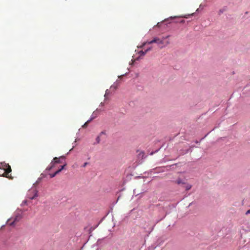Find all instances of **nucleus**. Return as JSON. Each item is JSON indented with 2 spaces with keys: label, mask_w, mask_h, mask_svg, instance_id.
Returning a JSON list of instances; mask_svg holds the SVG:
<instances>
[{
  "label": "nucleus",
  "mask_w": 250,
  "mask_h": 250,
  "mask_svg": "<svg viewBox=\"0 0 250 250\" xmlns=\"http://www.w3.org/2000/svg\"><path fill=\"white\" fill-rule=\"evenodd\" d=\"M12 169L8 164L5 163H0V176L5 177L12 180L13 177L9 174Z\"/></svg>",
  "instance_id": "1"
},
{
  "label": "nucleus",
  "mask_w": 250,
  "mask_h": 250,
  "mask_svg": "<svg viewBox=\"0 0 250 250\" xmlns=\"http://www.w3.org/2000/svg\"><path fill=\"white\" fill-rule=\"evenodd\" d=\"M169 37V36H167L166 37H163L162 39H160L157 37L154 38V39L152 41L144 43L143 46H144L146 44H150L153 43H156L158 44L162 45V46H160V48H162L163 47L167 46L170 43V42L168 41H167L166 42L164 41L165 39H167Z\"/></svg>",
  "instance_id": "2"
},
{
  "label": "nucleus",
  "mask_w": 250,
  "mask_h": 250,
  "mask_svg": "<svg viewBox=\"0 0 250 250\" xmlns=\"http://www.w3.org/2000/svg\"><path fill=\"white\" fill-rule=\"evenodd\" d=\"M22 218L21 215L20 214H17L13 218H12L8 221V223L9 226H14L16 223L18 222Z\"/></svg>",
  "instance_id": "3"
},
{
  "label": "nucleus",
  "mask_w": 250,
  "mask_h": 250,
  "mask_svg": "<svg viewBox=\"0 0 250 250\" xmlns=\"http://www.w3.org/2000/svg\"><path fill=\"white\" fill-rule=\"evenodd\" d=\"M97 116V111H95L93 113L91 118L90 120H88L86 122L84 123V124L82 126L83 128H86L89 123H90L92 120L95 119Z\"/></svg>",
  "instance_id": "4"
},
{
  "label": "nucleus",
  "mask_w": 250,
  "mask_h": 250,
  "mask_svg": "<svg viewBox=\"0 0 250 250\" xmlns=\"http://www.w3.org/2000/svg\"><path fill=\"white\" fill-rule=\"evenodd\" d=\"M61 158L65 159V156L62 155V156H61L59 158L55 157V158H54L53 160L52 161V162H53V163H54L55 164H60V163H61V162L60 161V159Z\"/></svg>",
  "instance_id": "5"
},
{
  "label": "nucleus",
  "mask_w": 250,
  "mask_h": 250,
  "mask_svg": "<svg viewBox=\"0 0 250 250\" xmlns=\"http://www.w3.org/2000/svg\"><path fill=\"white\" fill-rule=\"evenodd\" d=\"M55 166V164L54 163H53V162H51L50 164V165L47 167V168H46L45 170L46 171H49L52 168H53Z\"/></svg>",
  "instance_id": "6"
},
{
  "label": "nucleus",
  "mask_w": 250,
  "mask_h": 250,
  "mask_svg": "<svg viewBox=\"0 0 250 250\" xmlns=\"http://www.w3.org/2000/svg\"><path fill=\"white\" fill-rule=\"evenodd\" d=\"M118 87V84L117 83H114L113 85H112L110 87L111 89L116 90Z\"/></svg>",
  "instance_id": "7"
},
{
  "label": "nucleus",
  "mask_w": 250,
  "mask_h": 250,
  "mask_svg": "<svg viewBox=\"0 0 250 250\" xmlns=\"http://www.w3.org/2000/svg\"><path fill=\"white\" fill-rule=\"evenodd\" d=\"M175 182V183H176L178 185L181 184H185V183L184 182H183V181L180 179H178Z\"/></svg>",
  "instance_id": "8"
},
{
  "label": "nucleus",
  "mask_w": 250,
  "mask_h": 250,
  "mask_svg": "<svg viewBox=\"0 0 250 250\" xmlns=\"http://www.w3.org/2000/svg\"><path fill=\"white\" fill-rule=\"evenodd\" d=\"M58 173H59V171H56L54 173L49 174V175H50V178H53V177H55Z\"/></svg>",
  "instance_id": "9"
},
{
  "label": "nucleus",
  "mask_w": 250,
  "mask_h": 250,
  "mask_svg": "<svg viewBox=\"0 0 250 250\" xmlns=\"http://www.w3.org/2000/svg\"><path fill=\"white\" fill-rule=\"evenodd\" d=\"M66 166V164L65 163L63 166H62L61 167L58 169V170H57V171H59V173L64 168V167Z\"/></svg>",
  "instance_id": "10"
},
{
  "label": "nucleus",
  "mask_w": 250,
  "mask_h": 250,
  "mask_svg": "<svg viewBox=\"0 0 250 250\" xmlns=\"http://www.w3.org/2000/svg\"><path fill=\"white\" fill-rule=\"evenodd\" d=\"M146 53V51H140L139 52V54H140V56H144L145 55Z\"/></svg>",
  "instance_id": "11"
},
{
  "label": "nucleus",
  "mask_w": 250,
  "mask_h": 250,
  "mask_svg": "<svg viewBox=\"0 0 250 250\" xmlns=\"http://www.w3.org/2000/svg\"><path fill=\"white\" fill-rule=\"evenodd\" d=\"M191 188V186L190 185H187L186 187V189L187 190H189Z\"/></svg>",
  "instance_id": "12"
},
{
  "label": "nucleus",
  "mask_w": 250,
  "mask_h": 250,
  "mask_svg": "<svg viewBox=\"0 0 250 250\" xmlns=\"http://www.w3.org/2000/svg\"><path fill=\"white\" fill-rule=\"evenodd\" d=\"M100 136L99 135L97 136V137L96 138V142L98 144H99L100 142Z\"/></svg>",
  "instance_id": "13"
},
{
  "label": "nucleus",
  "mask_w": 250,
  "mask_h": 250,
  "mask_svg": "<svg viewBox=\"0 0 250 250\" xmlns=\"http://www.w3.org/2000/svg\"><path fill=\"white\" fill-rule=\"evenodd\" d=\"M225 10H226L225 8L220 9L219 11V14L220 15L221 14L223 13Z\"/></svg>",
  "instance_id": "14"
},
{
  "label": "nucleus",
  "mask_w": 250,
  "mask_h": 250,
  "mask_svg": "<svg viewBox=\"0 0 250 250\" xmlns=\"http://www.w3.org/2000/svg\"><path fill=\"white\" fill-rule=\"evenodd\" d=\"M102 135H105V131H102V132L100 133V134H99V135H100V136H101Z\"/></svg>",
  "instance_id": "15"
},
{
  "label": "nucleus",
  "mask_w": 250,
  "mask_h": 250,
  "mask_svg": "<svg viewBox=\"0 0 250 250\" xmlns=\"http://www.w3.org/2000/svg\"><path fill=\"white\" fill-rule=\"evenodd\" d=\"M38 194L37 193H36L35 195L31 198V199H34L35 197H37Z\"/></svg>",
  "instance_id": "16"
},
{
  "label": "nucleus",
  "mask_w": 250,
  "mask_h": 250,
  "mask_svg": "<svg viewBox=\"0 0 250 250\" xmlns=\"http://www.w3.org/2000/svg\"><path fill=\"white\" fill-rule=\"evenodd\" d=\"M151 50V47H149L147 49H146L145 51L146 53H147L148 51H150Z\"/></svg>",
  "instance_id": "17"
},
{
  "label": "nucleus",
  "mask_w": 250,
  "mask_h": 250,
  "mask_svg": "<svg viewBox=\"0 0 250 250\" xmlns=\"http://www.w3.org/2000/svg\"><path fill=\"white\" fill-rule=\"evenodd\" d=\"M88 164V163L87 162H85L83 164V167H85Z\"/></svg>",
  "instance_id": "18"
},
{
  "label": "nucleus",
  "mask_w": 250,
  "mask_h": 250,
  "mask_svg": "<svg viewBox=\"0 0 250 250\" xmlns=\"http://www.w3.org/2000/svg\"><path fill=\"white\" fill-rule=\"evenodd\" d=\"M109 90H106V91H105V94L104 96H105L106 95H108L109 94Z\"/></svg>",
  "instance_id": "19"
},
{
  "label": "nucleus",
  "mask_w": 250,
  "mask_h": 250,
  "mask_svg": "<svg viewBox=\"0 0 250 250\" xmlns=\"http://www.w3.org/2000/svg\"><path fill=\"white\" fill-rule=\"evenodd\" d=\"M44 176H45V175H44L43 173H42V174H41V178H43V177H44Z\"/></svg>",
  "instance_id": "20"
},
{
  "label": "nucleus",
  "mask_w": 250,
  "mask_h": 250,
  "mask_svg": "<svg viewBox=\"0 0 250 250\" xmlns=\"http://www.w3.org/2000/svg\"><path fill=\"white\" fill-rule=\"evenodd\" d=\"M249 213H250V209L248 210L246 213V214H248Z\"/></svg>",
  "instance_id": "21"
},
{
  "label": "nucleus",
  "mask_w": 250,
  "mask_h": 250,
  "mask_svg": "<svg viewBox=\"0 0 250 250\" xmlns=\"http://www.w3.org/2000/svg\"><path fill=\"white\" fill-rule=\"evenodd\" d=\"M74 146L72 147V148L71 149H70L69 150V152L71 151L73 148H74Z\"/></svg>",
  "instance_id": "22"
},
{
  "label": "nucleus",
  "mask_w": 250,
  "mask_h": 250,
  "mask_svg": "<svg viewBox=\"0 0 250 250\" xmlns=\"http://www.w3.org/2000/svg\"><path fill=\"white\" fill-rule=\"evenodd\" d=\"M184 21H184V20H183V21H181V23H184Z\"/></svg>",
  "instance_id": "23"
},
{
  "label": "nucleus",
  "mask_w": 250,
  "mask_h": 250,
  "mask_svg": "<svg viewBox=\"0 0 250 250\" xmlns=\"http://www.w3.org/2000/svg\"><path fill=\"white\" fill-rule=\"evenodd\" d=\"M131 62H132V63H133V62H134V60H131Z\"/></svg>",
  "instance_id": "24"
},
{
  "label": "nucleus",
  "mask_w": 250,
  "mask_h": 250,
  "mask_svg": "<svg viewBox=\"0 0 250 250\" xmlns=\"http://www.w3.org/2000/svg\"><path fill=\"white\" fill-rule=\"evenodd\" d=\"M122 77V75L119 76V78H121Z\"/></svg>",
  "instance_id": "25"
}]
</instances>
